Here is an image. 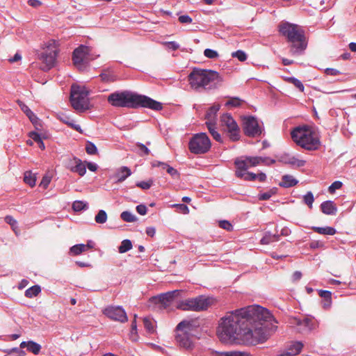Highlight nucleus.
Here are the masks:
<instances>
[{
  "mask_svg": "<svg viewBox=\"0 0 356 356\" xmlns=\"http://www.w3.org/2000/svg\"><path fill=\"white\" fill-rule=\"evenodd\" d=\"M277 323L271 313L259 305H250L229 312L220 319L217 334L222 343L237 339L244 343L256 345L268 340Z\"/></svg>",
  "mask_w": 356,
  "mask_h": 356,
  "instance_id": "1",
  "label": "nucleus"
},
{
  "mask_svg": "<svg viewBox=\"0 0 356 356\" xmlns=\"http://www.w3.org/2000/svg\"><path fill=\"white\" fill-rule=\"evenodd\" d=\"M108 102L114 107L136 108L142 106L154 111L163 108L162 104L150 97L134 93L129 90L115 91L107 97Z\"/></svg>",
  "mask_w": 356,
  "mask_h": 356,
  "instance_id": "2",
  "label": "nucleus"
},
{
  "mask_svg": "<svg viewBox=\"0 0 356 356\" xmlns=\"http://www.w3.org/2000/svg\"><path fill=\"white\" fill-rule=\"evenodd\" d=\"M275 161L268 157L261 156H243L237 158L234 161L236 167L235 175L245 181H254L258 179L263 182L266 179V175L264 172L255 174L248 172V170L251 167L257 166L261 163L270 165L274 163Z\"/></svg>",
  "mask_w": 356,
  "mask_h": 356,
  "instance_id": "3",
  "label": "nucleus"
},
{
  "mask_svg": "<svg viewBox=\"0 0 356 356\" xmlns=\"http://www.w3.org/2000/svg\"><path fill=\"white\" fill-rule=\"evenodd\" d=\"M188 83L195 90L215 88L222 81L218 72L213 70L194 69L188 75Z\"/></svg>",
  "mask_w": 356,
  "mask_h": 356,
  "instance_id": "4",
  "label": "nucleus"
},
{
  "mask_svg": "<svg viewBox=\"0 0 356 356\" xmlns=\"http://www.w3.org/2000/svg\"><path fill=\"white\" fill-rule=\"evenodd\" d=\"M280 33L291 43L290 52L293 56L300 55L307 47L304 31L297 25L288 22L280 26Z\"/></svg>",
  "mask_w": 356,
  "mask_h": 356,
  "instance_id": "5",
  "label": "nucleus"
},
{
  "mask_svg": "<svg viewBox=\"0 0 356 356\" xmlns=\"http://www.w3.org/2000/svg\"><path fill=\"white\" fill-rule=\"evenodd\" d=\"M293 140L307 150L317 149L320 145L318 134L308 127H298L291 131Z\"/></svg>",
  "mask_w": 356,
  "mask_h": 356,
  "instance_id": "6",
  "label": "nucleus"
},
{
  "mask_svg": "<svg viewBox=\"0 0 356 356\" xmlns=\"http://www.w3.org/2000/svg\"><path fill=\"white\" fill-rule=\"evenodd\" d=\"M58 51V44L56 40H49L44 44L42 51L38 55L42 70L49 71L55 66Z\"/></svg>",
  "mask_w": 356,
  "mask_h": 356,
  "instance_id": "7",
  "label": "nucleus"
},
{
  "mask_svg": "<svg viewBox=\"0 0 356 356\" xmlns=\"http://www.w3.org/2000/svg\"><path fill=\"white\" fill-rule=\"evenodd\" d=\"M194 329L193 320H184L177 326V334L175 339L178 345L186 350H192L194 347L193 337L191 332Z\"/></svg>",
  "mask_w": 356,
  "mask_h": 356,
  "instance_id": "8",
  "label": "nucleus"
},
{
  "mask_svg": "<svg viewBox=\"0 0 356 356\" xmlns=\"http://www.w3.org/2000/svg\"><path fill=\"white\" fill-rule=\"evenodd\" d=\"M88 96V91L85 87L72 85L70 102L73 108L79 113L88 110L90 108V102Z\"/></svg>",
  "mask_w": 356,
  "mask_h": 356,
  "instance_id": "9",
  "label": "nucleus"
},
{
  "mask_svg": "<svg viewBox=\"0 0 356 356\" xmlns=\"http://www.w3.org/2000/svg\"><path fill=\"white\" fill-rule=\"evenodd\" d=\"M98 56L99 55L95 54L91 47L81 45L74 51L72 60L76 67L83 71L86 69L88 63Z\"/></svg>",
  "mask_w": 356,
  "mask_h": 356,
  "instance_id": "10",
  "label": "nucleus"
},
{
  "mask_svg": "<svg viewBox=\"0 0 356 356\" xmlns=\"http://www.w3.org/2000/svg\"><path fill=\"white\" fill-rule=\"evenodd\" d=\"M211 303V299L204 296L189 298L180 302L177 307L184 311L200 312L207 309Z\"/></svg>",
  "mask_w": 356,
  "mask_h": 356,
  "instance_id": "11",
  "label": "nucleus"
},
{
  "mask_svg": "<svg viewBox=\"0 0 356 356\" xmlns=\"http://www.w3.org/2000/svg\"><path fill=\"white\" fill-rule=\"evenodd\" d=\"M211 146V140L205 133L195 134L189 141L188 148L195 154H202L207 152Z\"/></svg>",
  "mask_w": 356,
  "mask_h": 356,
  "instance_id": "12",
  "label": "nucleus"
},
{
  "mask_svg": "<svg viewBox=\"0 0 356 356\" xmlns=\"http://www.w3.org/2000/svg\"><path fill=\"white\" fill-rule=\"evenodd\" d=\"M243 120V131L247 136L255 137L261 135L262 129L259 126L257 120L254 117H244Z\"/></svg>",
  "mask_w": 356,
  "mask_h": 356,
  "instance_id": "13",
  "label": "nucleus"
},
{
  "mask_svg": "<svg viewBox=\"0 0 356 356\" xmlns=\"http://www.w3.org/2000/svg\"><path fill=\"white\" fill-rule=\"evenodd\" d=\"M221 122L223 126L227 127L230 139L233 141L238 140L239 139V129L232 115L228 113L222 115L221 116Z\"/></svg>",
  "mask_w": 356,
  "mask_h": 356,
  "instance_id": "14",
  "label": "nucleus"
},
{
  "mask_svg": "<svg viewBox=\"0 0 356 356\" xmlns=\"http://www.w3.org/2000/svg\"><path fill=\"white\" fill-rule=\"evenodd\" d=\"M181 291L179 290H174L167 293H161L158 296L153 297L152 301L160 305V307L166 309L169 307L174 299L177 297Z\"/></svg>",
  "mask_w": 356,
  "mask_h": 356,
  "instance_id": "15",
  "label": "nucleus"
},
{
  "mask_svg": "<svg viewBox=\"0 0 356 356\" xmlns=\"http://www.w3.org/2000/svg\"><path fill=\"white\" fill-rule=\"evenodd\" d=\"M103 313L107 317L114 321H118L121 323L127 321V316L125 311L120 306H109L104 309Z\"/></svg>",
  "mask_w": 356,
  "mask_h": 356,
  "instance_id": "16",
  "label": "nucleus"
},
{
  "mask_svg": "<svg viewBox=\"0 0 356 356\" xmlns=\"http://www.w3.org/2000/svg\"><path fill=\"white\" fill-rule=\"evenodd\" d=\"M67 168L73 172L78 173L80 176H83L86 172V166L82 161L76 157L70 159Z\"/></svg>",
  "mask_w": 356,
  "mask_h": 356,
  "instance_id": "17",
  "label": "nucleus"
},
{
  "mask_svg": "<svg viewBox=\"0 0 356 356\" xmlns=\"http://www.w3.org/2000/svg\"><path fill=\"white\" fill-rule=\"evenodd\" d=\"M296 324L299 327V332H307L315 329L316 324L312 318H304L303 319H295Z\"/></svg>",
  "mask_w": 356,
  "mask_h": 356,
  "instance_id": "18",
  "label": "nucleus"
},
{
  "mask_svg": "<svg viewBox=\"0 0 356 356\" xmlns=\"http://www.w3.org/2000/svg\"><path fill=\"white\" fill-rule=\"evenodd\" d=\"M303 344L300 341H293L290 343L286 350L283 351L280 356H294L300 353Z\"/></svg>",
  "mask_w": 356,
  "mask_h": 356,
  "instance_id": "19",
  "label": "nucleus"
},
{
  "mask_svg": "<svg viewBox=\"0 0 356 356\" xmlns=\"http://www.w3.org/2000/svg\"><path fill=\"white\" fill-rule=\"evenodd\" d=\"M281 161L285 163L291 165L293 167H302L305 165L306 161L300 159L294 156L285 154L281 157Z\"/></svg>",
  "mask_w": 356,
  "mask_h": 356,
  "instance_id": "20",
  "label": "nucleus"
},
{
  "mask_svg": "<svg viewBox=\"0 0 356 356\" xmlns=\"http://www.w3.org/2000/svg\"><path fill=\"white\" fill-rule=\"evenodd\" d=\"M20 348H26L28 351L33 353L34 355H38L42 347L39 343L33 341H22L20 343Z\"/></svg>",
  "mask_w": 356,
  "mask_h": 356,
  "instance_id": "21",
  "label": "nucleus"
},
{
  "mask_svg": "<svg viewBox=\"0 0 356 356\" xmlns=\"http://www.w3.org/2000/svg\"><path fill=\"white\" fill-rule=\"evenodd\" d=\"M321 209L326 215H335L337 211L335 204L332 201H325L321 204Z\"/></svg>",
  "mask_w": 356,
  "mask_h": 356,
  "instance_id": "22",
  "label": "nucleus"
},
{
  "mask_svg": "<svg viewBox=\"0 0 356 356\" xmlns=\"http://www.w3.org/2000/svg\"><path fill=\"white\" fill-rule=\"evenodd\" d=\"M131 175V170L126 167L123 166L117 170L115 177L117 179V182H122L124 181L128 177Z\"/></svg>",
  "mask_w": 356,
  "mask_h": 356,
  "instance_id": "23",
  "label": "nucleus"
},
{
  "mask_svg": "<svg viewBox=\"0 0 356 356\" xmlns=\"http://www.w3.org/2000/svg\"><path fill=\"white\" fill-rule=\"evenodd\" d=\"M143 324L146 331L149 334H154L155 332L156 323L153 318L150 317L144 318Z\"/></svg>",
  "mask_w": 356,
  "mask_h": 356,
  "instance_id": "24",
  "label": "nucleus"
},
{
  "mask_svg": "<svg viewBox=\"0 0 356 356\" xmlns=\"http://www.w3.org/2000/svg\"><path fill=\"white\" fill-rule=\"evenodd\" d=\"M220 108V104H214L207 111L206 113V119L207 121L216 122V114Z\"/></svg>",
  "mask_w": 356,
  "mask_h": 356,
  "instance_id": "25",
  "label": "nucleus"
},
{
  "mask_svg": "<svg viewBox=\"0 0 356 356\" xmlns=\"http://www.w3.org/2000/svg\"><path fill=\"white\" fill-rule=\"evenodd\" d=\"M298 181L291 175H284L280 185L282 187L289 188L298 184Z\"/></svg>",
  "mask_w": 356,
  "mask_h": 356,
  "instance_id": "26",
  "label": "nucleus"
},
{
  "mask_svg": "<svg viewBox=\"0 0 356 356\" xmlns=\"http://www.w3.org/2000/svg\"><path fill=\"white\" fill-rule=\"evenodd\" d=\"M312 229L316 233L323 235H334L337 232L336 229L332 227H312Z\"/></svg>",
  "mask_w": 356,
  "mask_h": 356,
  "instance_id": "27",
  "label": "nucleus"
},
{
  "mask_svg": "<svg viewBox=\"0 0 356 356\" xmlns=\"http://www.w3.org/2000/svg\"><path fill=\"white\" fill-rule=\"evenodd\" d=\"M213 354L215 355V356H249V354L247 352L244 351H214Z\"/></svg>",
  "mask_w": 356,
  "mask_h": 356,
  "instance_id": "28",
  "label": "nucleus"
},
{
  "mask_svg": "<svg viewBox=\"0 0 356 356\" xmlns=\"http://www.w3.org/2000/svg\"><path fill=\"white\" fill-rule=\"evenodd\" d=\"M41 292V288L39 285H34L25 291L24 295L29 298L37 296Z\"/></svg>",
  "mask_w": 356,
  "mask_h": 356,
  "instance_id": "29",
  "label": "nucleus"
},
{
  "mask_svg": "<svg viewBox=\"0 0 356 356\" xmlns=\"http://www.w3.org/2000/svg\"><path fill=\"white\" fill-rule=\"evenodd\" d=\"M279 240V236L276 234H271L270 232L265 234L264 237L261 239L260 242L263 245H268L272 242L277 241Z\"/></svg>",
  "mask_w": 356,
  "mask_h": 356,
  "instance_id": "30",
  "label": "nucleus"
},
{
  "mask_svg": "<svg viewBox=\"0 0 356 356\" xmlns=\"http://www.w3.org/2000/svg\"><path fill=\"white\" fill-rule=\"evenodd\" d=\"M24 181L26 184L33 187L35 185L36 177L31 171H26L24 173Z\"/></svg>",
  "mask_w": 356,
  "mask_h": 356,
  "instance_id": "31",
  "label": "nucleus"
},
{
  "mask_svg": "<svg viewBox=\"0 0 356 356\" xmlns=\"http://www.w3.org/2000/svg\"><path fill=\"white\" fill-rule=\"evenodd\" d=\"M132 248L131 241L129 239H124L122 241L120 245L118 248L120 253H125Z\"/></svg>",
  "mask_w": 356,
  "mask_h": 356,
  "instance_id": "32",
  "label": "nucleus"
},
{
  "mask_svg": "<svg viewBox=\"0 0 356 356\" xmlns=\"http://www.w3.org/2000/svg\"><path fill=\"white\" fill-rule=\"evenodd\" d=\"M88 203L81 200H76L72 204V209L75 211H81L88 209Z\"/></svg>",
  "mask_w": 356,
  "mask_h": 356,
  "instance_id": "33",
  "label": "nucleus"
},
{
  "mask_svg": "<svg viewBox=\"0 0 356 356\" xmlns=\"http://www.w3.org/2000/svg\"><path fill=\"white\" fill-rule=\"evenodd\" d=\"M107 214L104 210H99L95 217V220L98 224H104L107 220Z\"/></svg>",
  "mask_w": 356,
  "mask_h": 356,
  "instance_id": "34",
  "label": "nucleus"
},
{
  "mask_svg": "<svg viewBox=\"0 0 356 356\" xmlns=\"http://www.w3.org/2000/svg\"><path fill=\"white\" fill-rule=\"evenodd\" d=\"M121 218L128 222H134L137 220V218L131 212L125 211L120 215Z\"/></svg>",
  "mask_w": 356,
  "mask_h": 356,
  "instance_id": "35",
  "label": "nucleus"
},
{
  "mask_svg": "<svg viewBox=\"0 0 356 356\" xmlns=\"http://www.w3.org/2000/svg\"><path fill=\"white\" fill-rule=\"evenodd\" d=\"M86 251V246L84 244L74 245L70 248V252L74 255H79Z\"/></svg>",
  "mask_w": 356,
  "mask_h": 356,
  "instance_id": "36",
  "label": "nucleus"
},
{
  "mask_svg": "<svg viewBox=\"0 0 356 356\" xmlns=\"http://www.w3.org/2000/svg\"><path fill=\"white\" fill-rule=\"evenodd\" d=\"M289 83L293 84L300 91L303 92L305 87L302 82L295 77H288L286 79Z\"/></svg>",
  "mask_w": 356,
  "mask_h": 356,
  "instance_id": "37",
  "label": "nucleus"
},
{
  "mask_svg": "<svg viewBox=\"0 0 356 356\" xmlns=\"http://www.w3.org/2000/svg\"><path fill=\"white\" fill-rule=\"evenodd\" d=\"M276 188H272L266 193H263L259 195V200H267L270 199L274 194L276 193Z\"/></svg>",
  "mask_w": 356,
  "mask_h": 356,
  "instance_id": "38",
  "label": "nucleus"
},
{
  "mask_svg": "<svg viewBox=\"0 0 356 356\" xmlns=\"http://www.w3.org/2000/svg\"><path fill=\"white\" fill-rule=\"evenodd\" d=\"M304 202L309 207H312V204L314 201V195L311 191L307 193L306 195H304Z\"/></svg>",
  "mask_w": 356,
  "mask_h": 356,
  "instance_id": "39",
  "label": "nucleus"
},
{
  "mask_svg": "<svg viewBox=\"0 0 356 356\" xmlns=\"http://www.w3.org/2000/svg\"><path fill=\"white\" fill-rule=\"evenodd\" d=\"M232 56L238 58L240 61H245L247 59L246 54L242 50L233 52Z\"/></svg>",
  "mask_w": 356,
  "mask_h": 356,
  "instance_id": "40",
  "label": "nucleus"
},
{
  "mask_svg": "<svg viewBox=\"0 0 356 356\" xmlns=\"http://www.w3.org/2000/svg\"><path fill=\"white\" fill-rule=\"evenodd\" d=\"M86 151L88 154L94 155L97 152V149L95 144L88 142L86 147Z\"/></svg>",
  "mask_w": 356,
  "mask_h": 356,
  "instance_id": "41",
  "label": "nucleus"
},
{
  "mask_svg": "<svg viewBox=\"0 0 356 356\" xmlns=\"http://www.w3.org/2000/svg\"><path fill=\"white\" fill-rule=\"evenodd\" d=\"M241 100L238 97L231 98L229 101H227L225 104L226 106H231L233 107H238L241 104Z\"/></svg>",
  "mask_w": 356,
  "mask_h": 356,
  "instance_id": "42",
  "label": "nucleus"
},
{
  "mask_svg": "<svg viewBox=\"0 0 356 356\" xmlns=\"http://www.w3.org/2000/svg\"><path fill=\"white\" fill-rule=\"evenodd\" d=\"M204 55L209 58L213 59L218 57V52L211 49H206L204 51Z\"/></svg>",
  "mask_w": 356,
  "mask_h": 356,
  "instance_id": "43",
  "label": "nucleus"
},
{
  "mask_svg": "<svg viewBox=\"0 0 356 356\" xmlns=\"http://www.w3.org/2000/svg\"><path fill=\"white\" fill-rule=\"evenodd\" d=\"M342 186V182L339 181H334L328 188V191L330 193H334L336 190L341 188Z\"/></svg>",
  "mask_w": 356,
  "mask_h": 356,
  "instance_id": "44",
  "label": "nucleus"
},
{
  "mask_svg": "<svg viewBox=\"0 0 356 356\" xmlns=\"http://www.w3.org/2000/svg\"><path fill=\"white\" fill-rule=\"evenodd\" d=\"M153 181L152 180H149L147 181H143L138 182L136 186L142 189L147 190L152 186Z\"/></svg>",
  "mask_w": 356,
  "mask_h": 356,
  "instance_id": "45",
  "label": "nucleus"
},
{
  "mask_svg": "<svg viewBox=\"0 0 356 356\" xmlns=\"http://www.w3.org/2000/svg\"><path fill=\"white\" fill-rule=\"evenodd\" d=\"M5 221L11 225L13 229L15 231V228H17V221L10 216H7L5 218Z\"/></svg>",
  "mask_w": 356,
  "mask_h": 356,
  "instance_id": "46",
  "label": "nucleus"
},
{
  "mask_svg": "<svg viewBox=\"0 0 356 356\" xmlns=\"http://www.w3.org/2000/svg\"><path fill=\"white\" fill-rule=\"evenodd\" d=\"M319 296L324 300H332V293L326 290L319 291Z\"/></svg>",
  "mask_w": 356,
  "mask_h": 356,
  "instance_id": "47",
  "label": "nucleus"
},
{
  "mask_svg": "<svg viewBox=\"0 0 356 356\" xmlns=\"http://www.w3.org/2000/svg\"><path fill=\"white\" fill-rule=\"evenodd\" d=\"M219 225L221 228L226 229L227 231H230L232 229V224L227 220L220 221Z\"/></svg>",
  "mask_w": 356,
  "mask_h": 356,
  "instance_id": "48",
  "label": "nucleus"
},
{
  "mask_svg": "<svg viewBox=\"0 0 356 356\" xmlns=\"http://www.w3.org/2000/svg\"><path fill=\"white\" fill-rule=\"evenodd\" d=\"M163 44L172 50H177L179 48V44L175 41L165 42Z\"/></svg>",
  "mask_w": 356,
  "mask_h": 356,
  "instance_id": "49",
  "label": "nucleus"
},
{
  "mask_svg": "<svg viewBox=\"0 0 356 356\" xmlns=\"http://www.w3.org/2000/svg\"><path fill=\"white\" fill-rule=\"evenodd\" d=\"M179 21L181 24H190L192 22L193 19L190 16L184 15L179 17Z\"/></svg>",
  "mask_w": 356,
  "mask_h": 356,
  "instance_id": "50",
  "label": "nucleus"
},
{
  "mask_svg": "<svg viewBox=\"0 0 356 356\" xmlns=\"http://www.w3.org/2000/svg\"><path fill=\"white\" fill-rule=\"evenodd\" d=\"M167 172L173 178H178L179 177V172L178 171L175 169L174 168L170 166L167 167Z\"/></svg>",
  "mask_w": 356,
  "mask_h": 356,
  "instance_id": "51",
  "label": "nucleus"
},
{
  "mask_svg": "<svg viewBox=\"0 0 356 356\" xmlns=\"http://www.w3.org/2000/svg\"><path fill=\"white\" fill-rule=\"evenodd\" d=\"M136 211L139 214L144 216L147 213V209L145 205L139 204L136 207Z\"/></svg>",
  "mask_w": 356,
  "mask_h": 356,
  "instance_id": "52",
  "label": "nucleus"
},
{
  "mask_svg": "<svg viewBox=\"0 0 356 356\" xmlns=\"http://www.w3.org/2000/svg\"><path fill=\"white\" fill-rule=\"evenodd\" d=\"M51 181V177L49 176H44L41 182L40 186L44 188H47Z\"/></svg>",
  "mask_w": 356,
  "mask_h": 356,
  "instance_id": "53",
  "label": "nucleus"
},
{
  "mask_svg": "<svg viewBox=\"0 0 356 356\" xmlns=\"http://www.w3.org/2000/svg\"><path fill=\"white\" fill-rule=\"evenodd\" d=\"M174 206L177 207L181 211V213L184 214H187L189 212V209L186 204H175Z\"/></svg>",
  "mask_w": 356,
  "mask_h": 356,
  "instance_id": "54",
  "label": "nucleus"
},
{
  "mask_svg": "<svg viewBox=\"0 0 356 356\" xmlns=\"http://www.w3.org/2000/svg\"><path fill=\"white\" fill-rule=\"evenodd\" d=\"M325 72L326 74L332 76H336L340 74V72L338 70L334 68H327L325 69Z\"/></svg>",
  "mask_w": 356,
  "mask_h": 356,
  "instance_id": "55",
  "label": "nucleus"
},
{
  "mask_svg": "<svg viewBox=\"0 0 356 356\" xmlns=\"http://www.w3.org/2000/svg\"><path fill=\"white\" fill-rule=\"evenodd\" d=\"M206 124L211 134H212L213 131H216L215 127L216 122L207 121Z\"/></svg>",
  "mask_w": 356,
  "mask_h": 356,
  "instance_id": "56",
  "label": "nucleus"
},
{
  "mask_svg": "<svg viewBox=\"0 0 356 356\" xmlns=\"http://www.w3.org/2000/svg\"><path fill=\"white\" fill-rule=\"evenodd\" d=\"M138 149L144 153L145 155H148L150 152L149 149L143 143H137Z\"/></svg>",
  "mask_w": 356,
  "mask_h": 356,
  "instance_id": "57",
  "label": "nucleus"
},
{
  "mask_svg": "<svg viewBox=\"0 0 356 356\" xmlns=\"http://www.w3.org/2000/svg\"><path fill=\"white\" fill-rule=\"evenodd\" d=\"M29 136L35 142H38L41 139L40 136L35 131L30 132Z\"/></svg>",
  "mask_w": 356,
  "mask_h": 356,
  "instance_id": "58",
  "label": "nucleus"
},
{
  "mask_svg": "<svg viewBox=\"0 0 356 356\" xmlns=\"http://www.w3.org/2000/svg\"><path fill=\"white\" fill-rule=\"evenodd\" d=\"M65 123L68 124L70 127H71L76 131L81 132V127L79 124H76L73 123L72 120V121H65Z\"/></svg>",
  "mask_w": 356,
  "mask_h": 356,
  "instance_id": "59",
  "label": "nucleus"
},
{
  "mask_svg": "<svg viewBox=\"0 0 356 356\" xmlns=\"http://www.w3.org/2000/svg\"><path fill=\"white\" fill-rule=\"evenodd\" d=\"M18 103V105L19 106L20 108L22 109V111L26 114V113H28L29 111V110H31L24 103H23L21 101H18L17 102Z\"/></svg>",
  "mask_w": 356,
  "mask_h": 356,
  "instance_id": "60",
  "label": "nucleus"
},
{
  "mask_svg": "<svg viewBox=\"0 0 356 356\" xmlns=\"http://www.w3.org/2000/svg\"><path fill=\"white\" fill-rule=\"evenodd\" d=\"M28 4L30 6H32V7H34V8H37L38 6H40L41 5V2L38 0H29L28 1Z\"/></svg>",
  "mask_w": 356,
  "mask_h": 356,
  "instance_id": "61",
  "label": "nucleus"
},
{
  "mask_svg": "<svg viewBox=\"0 0 356 356\" xmlns=\"http://www.w3.org/2000/svg\"><path fill=\"white\" fill-rule=\"evenodd\" d=\"M301 277H302V273L300 271L294 272L292 275V280L294 282L300 280L301 279Z\"/></svg>",
  "mask_w": 356,
  "mask_h": 356,
  "instance_id": "62",
  "label": "nucleus"
},
{
  "mask_svg": "<svg viewBox=\"0 0 356 356\" xmlns=\"http://www.w3.org/2000/svg\"><path fill=\"white\" fill-rule=\"evenodd\" d=\"M87 167L89 170L92 172H95L97 170V165L95 163L88 162L87 163Z\"/></svg>",
  "mask_w": 356,
  "mask_h": 356,
  "instance_id": "63",
  "label": "nucleus"
},
{
  "mask_svg": "<svg viewBox=\"0 0 356 356\" xmlns=\"http://www.w3.org/2000/svg\"><path fill=\"white\" fill-rule=\"evenodd\" d=\"M155 233H156V230H155L154 227H147L146 229V234L151 237H153L154 236Z\"/></svg>",
  "mask_w": 356,
  "mask_h": 356,
  "instance_id": "64",
  "label": "nucleus"
}]
</instances>
